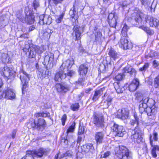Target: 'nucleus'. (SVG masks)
Returning a JSON list of instances; mask_svg holds the SVG:
<instances>
[{"mask_svg": "<svg viewBox=\"0 0 159 159\" xmlns=\"http://www.w3.org/2000/svg\"><path fill=\"white\" fill-rule=\"evenodd\" d=\"M133 18L138 23L141 22L143 19L145 18V21L150 26L156 27L159 25L158 19L150 16H147L142 11L138 10L135 12L133 14Z\"/></svg>", "mask_w": 159, "mask_h": 159, "instance_id": "nucleus-1", "label": "nucleus"}, {"mask_svg": "<svg viewBox=\"0 0 159 159\" xmlns=\"http://www.w3.org/2000/svg\"><path fill=\"white\" fill-rule=\"evenodd\" d=\"M116 155L120 159H132L129 150L126 147L120 146L116 150Z\"/></svg>", "mask_w": 159, "mask_h": 159, "instance_id": "nucleus-2", "label": "nucleus"}, {"mask_svg": "<svg viewBox=\"0 0 159 159\" xmlns=\"http://www.w3.org/2000/svg\"><path fill=\"white\" fill-rule=\"evenodd\" d=\"M131 134V139L138 143H140L143 139V133L138 126L132 130Z\"/></svg>", "mask_w": 159, "mask_h": 159, "instance_id": "nucleus-3", "label": "nucleus"}, {"mask_svg": "<svg viewBox=\"0 0 159 159\" xmlns=\"http://www.w3.org/2000/svg\"><path fill=\"white\" fill-rule=\"evenodd\" d=\"M45 50V49L43 46L41 47L37 46H33L30 49V52L29 53V57L35 58L36 57V53L40 55Z\"/></svg>", "mask_w": 159, "mask_h": 159, "instance_id": "nucleus-4", "label": "nucleus"}, {"mask_svg": "<svg viewBox=\"0 0 159 159\" xmlns=\"http://www.w3.org/2000/svg\"><path fill=\"white\" fill-rule=\"evenodd\" d=\"M1 74L8 79H11L15 77L16 72L11 68L7 66L1 68L0 69Z\"/></svg>", "mask_w": 159, "mask_h": 159, "instance_id": "nucleus-5", "label": "nucleus"}, {"mask_svg": "<svg viewBox=\"0 0 159 159\" xmlns=\"http://www.w3.org/2000/svg\"><path fill=\"white\" fill-rule=\"evenodd\" d=\"M111 129L113 131L115 132L116 135L119 137H123L126 133L122 126L119 125L115 123H113Z\"/></svg>", "mask_w": 159, "mask_h": 159, "instance_id": "nucleus-6", "label": "nucleus"}, {"mask_svg": "<svg viewBox=\"0 0 159 159\" xmlns=\"http://www.w3.org/2000/svg\"><path fill=\"white\" fill-rule=\"evenodd\" d=\"M45 55L43 64L44 65L52 67L53 64L52 62L54 60V54L50 52H46L44 53Z\"/></svg>", "mask_w": 159, "mask_h": 159, "instance_id": "nucleus-7", "label": "nucleus"}, {"mask_svg": "<svg viewBox=\"0 0 159 159\" xmlns=\"http://www.w3.org/2000/svg\"><path fill=\"white\" fill-rule=\"evenodd\" d=\"M16 95L13 89H8L5 92H0V99L6 98L7 99L13 100L15 98Z\"/></svg>", "mask_w": 159, "mask_h": 159, "instance_id": "nucleus-8", "label": "nucleus"}, {"mask_svg": "<svg viewBox=\"0 0 159 159\" xmlns=\"http://www.w3.org/2000/svg\"><path fill=\"white\" fill-rule=\"evenodd\" d=\"M20 78L23 83V87L22 89V92L24 91L27 85V80H30V75L28 74L25 71L23 70H21L20 71Z\"/></svg>", "mask_w": 159, "mask_h": 159, "instance_id": "nucleus-9", "label": "nucleus"}, {"mask_svg": "<svg viewBox=\"0 0 159 159\" xmlns=\"http://www.w3.org/2000/svg\"><path fill=\"white\" fill-rule=\"evenodd\" d=\"M129 114V111L127 109L125 108L119 109L116 112V116L122 120H125L128 118Z\"/></svg>", "mask_w": 159, "mask_h": 159, "instance_id": "nucleus-10", "label": "nucleus"}, {"mask_svg": "<svg viewBox=\"0 0 159 159\" xmlns=\"http://www.w3.org/2000/svg\"><path fill=\"white\" fill-rule=\"evenodd\" d=\"M93 123L96 126L98 127L102 128L103 127L105 123L103 117L102 116L94 115Z\"/></svg>", "mask_w": 159, "mask_h": 159, "instance_id": "nucleus-11", "label": "nucleus"}, {"mask_svg": "<svg viewBox=\"0 0 159 159\" xmlns=\"http://www.w3.org/2000/svg\"><path fill=\"white\" fill-rule=\"evenodd\" d=\"M118 44L121 48L125 49H129L132 46L131 43L123 36L121 38Z\"/></svg>", "mask_w": 159, "mask_h": 159, "instance_id": "nucleus-12", "label": "nucleus"}, {"mask_svg": "<svg viewBox=\"0 0 159 159\" xmlns=\"http://www.w3.org/2000/svg\"><path fill=\"white\" fill-rule=\"evenodd\" d=\"M84 25L80 27L78 25H76L74 26L73 30L75 35L76 40H79L81 39V34L84 32Z\"/></svg>", "mask_w": 159, "mask_h": 159, "instance_id": "nucleus-13", "label": "nucleus"}, {"mask_svg": "<svg viewBox=\"0 0 159 159\" xmlns=\"http://www.w3.org/2000/svg\"><path fill=\"white\" fill-rule=\"evenodd\" d=\"M74 64V61L72 59H68L63 63L60 67V69L61 70L63 69V71L65 72L69 69V68H70Z\"/></svg>", "mask_w": 159, "mask_h": 159, "instance_id": "nucleus-14", "label": "nucleus"}, {"mask_svg": "<svg viewBox=\"0 0 159 159\" xmlns=\"http://www.w3.org/2000/svg\"><path fill=\"white\" fill-rule=\"evenodd\" d=\"M46 152V149L41 148L36 151H28V153L34 157H41Z\"/></svg>", "mask_w": 159, "mask_h": 159, "instance_id": "nucleus-15", "label": "nucleus"}, {"mask_svg": "<svg viewBox=\"0 0 159 159\" xmlns=\"http://www.w3.org/2000/svg\"><path fill=\"white\" fill-rule=\"evenodd\" d=\"M39 23L41 25L44 24L50 25L52 23V18L48 15H41L39 17Z\"/></svg>", "mask_w": 159, "mask_h": 159, "instance_id": "nucleus-16", "label": "nucleus"}, {"mask_svg": "<svg viewBox=\"0 0 159 159\" xmlns=\"http://www.w3.org/2000/svg\"><path fill=\"white\" fill-rule=\"evenodd\" d=\"M149 100V98L148 97H144L139 102V110L142 112L145 110L144 108L148 106L147 103Z\"/></svg>", "mask_w": 159, "mask_h": 159, "instance_id": "nucleus-17", "label": "nucleus"}, {"mask_svg": "<svg viewBox=\"0 0 159 159\" xmlns=\"http://www.w3.org/2000/svg\"><path fill=\"white\" fill-rule=\"evenodd\" d=\"M82 149L83 152L85 153H89V155L92 154L93 151V147L92 144H85L82 147Z\"/></svg>", "mask_w": 159, "mask_h": 159, "instance_id": "nucleus-18", "label": "nucleus"}, {"mask_svg": "<svg viewBox=\"0 0 159 159\" xmlns=\"http://www.w3.org/2000/svg\"><path fill=\"white\" fill-rule=\"evenodd\" d=\"M139 84V80L138 79L134 80L129 86V90L134 92L136 90Z\"/></svg>", "mask_w": 159, "mask_h": 159, "instance_id": "nucleus-19", "label": "nucleus"}, {"mask_svg": "<svg viewBox=\"0 0 159 159\" xmlns=\"http://www.w3.org/2000/svg\"><path fill=\"white\" fill-rule=\"evenodd\" d=\"M104 136V134L102 132H97L96 133L95 139L97 144H99L102 143Z\"/></svg>", "mask_w": 159, "mask_h": 159, "instance_id": "nucleus-20", "label": "nucleus"}, {"mask_svg": "<svg viewBox=\"0 0 159 159\" xmlns=\"http://www.w3.org/2000/svg\"><path fill=\"white\" fill-rule=\"evenodd\" d=\"M66 73L63 71H59L56 74L54 80L56 81H61L62 79H64L66 77Z\"/></svg>", "mask_w": 159, "mask_h": 159, "instance_id": "nucleus-21", "label": "nucleus"}, {"mask_svg": "<svg viewBox=\"0 0 159 159\" xmlns=\"http://www.w3.org/2000/svg\"><path fill=\"white\" fill-rule=\"evenodd\" d=\"M55 87L58 92L65 93L67 91L69 87L67 86L63 85L58 84H56Z\"/></svg>", "mask_w": 159, "mask_h": 159, "instance_id": "nucleus-22", "label": "nucleus"}, {"mask_svg": "<svg viewBox=\"0 0 159 159\" xmlns=\"http://www.w3.org/2000/svg\"><path fill=\"white\" fill-rule=\"evenodd\" d=\"M34 16L33 15L26 16L25 20H20L23 23L26 22L29 24H33L34 21Z\"/></svg>", "mask_w": 159, "mask_h": 159, "instance_id": "nucleus-23", "label": "nucleus"}, {"mask_svg": "<svg viewBox=\"0 0 159 159\" xmlns=\"http://www.w3.org/2000/svg\"><path fill=\"white\" fill-rule=\"evenodd\" d=\"M45 124V120L43 118H39L37 121H34V126L33 128L37 127L38 128H40L41 127L43 126Z\"/></svg>", "mask_w": 159, "mask_h": 159, "instance_id": "nucleus-24", "label": "nucleus"}, {"mask_svg": "<svg viewBox=\"0 0 159 159\" xmlns=\"http://www.w3.org/2000/svg\"><path fill=\"white\" fill-rule=\"evenodd\" d=\"M88 67L84 65H80L79 67V72L80 76L81 75L85 76L88 71Z\"/></svg>", "mask_w": 159, "mask_h": 159, "instance_id": "nucleus-25", "label": "nucleus"}, {"mask_svg": "<svg viewBox=\"0 0 159 159\" xmlns=\"http://www.w3.org/2000/svg\"><path fill=\"white\" fill-rule=\"evenodd\" d=\"M124 71L125 73H129L131 76H134L135 75V70L130 66H128L125 67L124 69Z\"/></svg>", "mask_w": 159, "mask_h": 159, "instance_id": "nucleus-26", "label": "nucleus"}, {"mask_svg": "<svg viewBox=\"0 0 159 159\" xmlns=\"http://www.w3.org/2000/svg\"><path fill=\"white\" fill-rule=\"evenodd\" d=\"M145 110L143 111H145L148 116H151L155 113L156 111L155 106H153L151 107H148V106L146 108H144Z\"/></svg>", "mask_w": 159, "mask_h": 159, "instance_id": "nucleus-27", "label": "nucleus"}, {"mask_svg": "<svg viewBox=\"0 0 159 159\" xmlns=\"http://www.w3.org/2000/svg\"><path fill=\"white\" fill-rule=\"evenodd\" d=\"M102 89H101L100 90L95 91L94 95L92 98V100L93 101H96L97 100L99 97L102 94Z\"/></svg>", "mask_w": 159, "mask_h": 159, "instance_id": "nucleus-28", "label": "nucleus"}, {"mask_svg": "<svg viewBox=\"0 0 159 159\" xmlns=\"http://www.w3.org/2000/svg\"><path fill=\"white\" fill-rule=\"evenodd\" d=\"M114 87L117 92L118 93H123L124 89L123 86L120 85L119 82H115L114 83Z\"/></svg>", "mask_w": 159, "mask_h": 159, "instance_id": "nucleus-29", "label": "nucleus"}, {"mask_svg": "<svg viewBox=\"0 0 159 159\" xmlns=\"http://www.w3.org/2000/svg\"><path fill=\"white\" fill-rule=\"evenodd\" d=\"M108 55L111 58L115 60L118 58L119 55L114 50L111 49L108 52Z\"/></svg>", "mask_w": 159, "mask_h": 159, "instance_id": "nucleus-30", "label": "nucleus"}, {"mask_svg": "<svg viewBox=\"0 0 159 159\" xmlns=\"http://www.w3.org/2000/svg\"><path fill=\"white\" fill-rule=\"evenodd\" d=\"M157 141L158 140V136L157 133L154 131L152 135H150V143L152 146H153V141Z\"/></svg>", "mask_w": 159, "mask_h": 159, "instance_id": "nucleus-31", "label": "nucleus"}, {"mask_svg": "<svg viewBox=\"0 0 159 159\" xmlns=\"http://www.w3.org/2000/svg\"><path fill=\"white\" fill-rule=\"evenodd\" d=\"M10 58L8 56V54L6 53H4L2 54L1 59L2 62L5 63H8L10 61Z\"/></svg>", "mask_w": 159, "mask_h": 159, "instance_id": "nucleus-32", "label": "nucleus"}, {"mask_svg": "<svg viewBox=\"0 0 159 159\" xmlns=\"http://www.w3.org/2000/svg\"><path fill=\"white\" fill-rule=\"evenodd\" d=\"M129 27L126 24H124L121 31L122 35L123 36L125 37L127 36V31Z\"/></svg>", "mask_w": 159, "mask_h": 159, "instance_id": "nucleus-33", "label": "nucleus"}, {"mask_svg": "<svg viewBox=\"0 0 159 159\" xmlns=\"http://www.w3.org/2000/svg\"><path fill=\"white\" fill-rule=\"evenodd\" d=\"M140 28L144 30L149 35H152L154 33V32L153 31L151 30L149 28L147 27L141 26L140 27Z\"/></svg>", "mask_w": 159, "mask_h": 159, "instance_id": "nucleus-34", "label": "nucleus"}, {"mask_svg": "<svg viewBox=\"0 0 159 159\" xmlns=\"http://www.w3.org/2000/svg\"><path fill=\"white\" fill-rule=\"evenodd\" d=\"M66 141L71 143H73L74 142V139L72 134L70 135L67 134L66 138L65 140V143H66Z\"/></svg>", "mask_w": 159, "mask_h": 159, "instance_id": "nucleus-35", "label": "nucleus"}, {"mask_svg": "<svg viewBox=\"0 0 159 159\" xmlns=\"http://www.w3.org/2000/svg\"><path fill=\"white\" fill-rule=\"evenodd\" d=\"M134 119L131 120L130 122V124L132 125H134L135 124H136L137 125H138L139 123V121L137 116L136 115L134 114Z\"/></svg>", "mask_w": 159, "mask_h": 159, "instance_id": "nucleus-36", "label": "nucleus"}, {"mask_svg": "<svg viewBox=\"0 0 159 159\" xmlns=\"http://www.w3.org/2000/svg\"><path fill=\"white\" fill-rule=\"evenodd\" d=\"M75 124V122H73L70 126L69 127L66 131V134H68L70 133H72L74 130Z\"/></svg>", "mask_w": 159, "mask_h": 159, "instance_id": "nucleus-37", "label": "nucleus"}, {"mask_svg": "<svg viewBox=\"0 0 159 159\" xmlns=\"http://www.w3.org/2000/svg\"><path fill=\"white\" fill-rule=\"evenodd\" d=\"M117 19L116 18H113L109 20V22L110 26L112 27H115L116 26Z\"/></svg>", "mask_w": 159, "mask_h": 159, "instance_id": "nucleus-38", "label": "nucleus"}, {"mask_svg": "<svg viewBox=\"0 0 159 159\" xmlns=\"http://www.w3.org/2000/svg\"><path fill=\"white\" fill-rule=\"evenodd\" d=\"M154 86L156 88L159 87V75L156 77L154 79Z\"/></svg>", "mask_w": 159, "mask_h": 159, "instance_id": "nucleus-39", "label": "nucleus"}, {"mask_svg": "<svg viewBox=\"0 0 159 159\" xmlns=\"http://www.w3.org/2000/svg\"><path fill=\"white\" fill-rule=\"evenodd\" d=\"M66 71H67V72L66 74V75L70 76V77H72L74 76L76 72L75 71L73 70H67Z\"/></svg>", "mask_w": 159, "mask_h": 159, "instance_id": "nucleus-40", "label": "nucleus"}, {"mask_svg": "<svg viewBox=\"0 0 159 159\" xmlns=\"http://www.w3.org/2000/svg\"><path fill=\"white\" fill-rule=\"evenodd\" d=\"M64 16V13H62L59 16H57L56 19V21L57 23H61Z\"/></svg>", "mask_w": 159, "mask_h": 159, "instance_id": "nucleus-41", "label": "nucleus"}, {"mask_svg": "<svg viewBox=\"0 0 159 159\" xmlns=\"http://www.w3.org/2000/svg\"><path fill=\"white\" fill-rule=\"evenodd\" d=\"M32 47H31L30 44L28 43L25 44L24 48H23V50L24 52H26L28 51L30 52V49Z\"/></svg>", "mask_w": 159, "mask_h": 159, "instance_id": "nucleus-42", "label": "nucleus"}, {"mask_svg": "<svg viewBox=\"0 0 159 159\" xmlns=\"http://www.w3.org/2000/svg\"><path fill=\"white\" fill-rule=\"evenodd\" d=\"M71 109L74 111L78 110L79 108V103H75L74 104H72L71 106Z\"/></svg>", "mask_w": 159, "mask_h": 159, "instance_id": "nucleus-43", "label": "nucleus"}, {"mask_svg": "<svg viewBox=\"0 0 159 159\" xmlns=\"http://www.w3.org/2000/svg\"><path fill=\"white\" fill-rule=\"evenodd\" d=\"M124 75L123 74H119L117 75L115 77V79L117 80H122Z\"/></svg>", "mask_w": 159, "mask_h": 159, "instance_id": "nucleus-44", "label": "nucleus"}, {"mask_svg": "<svg viewBox=\"0 0 159 159\" xmlns=\"http://www.w3.org/2000/svg\"><path fill=\"white\" fill-rule=\"evenodd\" d=\"M149 64L148 63H146L143 66L139 68L140 71H145L149 67Z\"/></svg>", "mask_w": 159, "mask_h": 159, "instance_id": "nucleus-45", "label": "nucleus"}, {"mask_svg": "<svg viewBox=\"0 0 159 159\" xmlns=\"http://www.w3.org/2000/svg\"><path fill=\"white\" fill-rule=\"evenodd\" d=\"M84 127L82 126H80L78 130V134H83L84 132Z\"/></svg>", "mask_w": 159, "mask_h": 159, "instance_id": "nucleus-46", "label": "nucleus"}, {"mask_svg": "<svg viewBox=\"0 0 159 159\" xmlns=\"http://www.w3.org/2000/svg\"><path fill=\"white\" fill-rule=\"evenodd\" d=\"M112 97L110 95H108L107 98H106V101H107V104L108 105V107L109 105H111V102L112 100Z\"/></svg>", "mask_w": 159, "mask_h": 159, "instance_id": "nucleus-47", "label": "nucleus"}, {"mask_svg": "<svg viewBox=\"0 0 159 159\" xmlns=\"http://www.w3.org/2000/svg\"><path fill=\"white\" fill-rule=\"evenodd\" d=\"M67 119V116L66 114H65L62 116L61 119L62 125L63 126L65 125V123Z\"/></svg>", "mask_w": 159, "mask_h": 159, "instance_id": "nucleus-48", "label": "nucleus"}, {"mask_svg": "<svg viewBox=\"0 0 159 159\" xmlns=\"http://www.w3.org/2000/svg\"><path fill=\"white\" fill-rule=\"evenodd\" d=\"M142 4L144 6H148L150 3L149 0H142Z\"/></svg>", "mask_w": 159, "mask_h": 159, "instance_id": "nucleus-49", "label": "nucleus"}, {"mask_svg": "<svg viewBox=\"0 0 159 159\" xmlns=\"http://www.w3.org/2000/svg\"><path fill=\"white\" fill-rule=\"evenodd\" d=\"M64 0H50L55 5H57L58 4L61 3Z\"/></svg>", "mask_w": 159, "mask_h": 159, "instance_id": "nucleus-50", "label": "nucleus"}, {"mask_svg": "<svg viewBox=\"0 0 159 159\" xmlns=\"http://www.w3.org/2000/svg\"><path fill=\"white\" fill-rule=\"evenodd\" d=\"M109 20L113 19V18H116V16H115L114 14L113 13H110L109 14L108 17Z\"/></svg>", "mask_w": 159, "mask_h": 159, "instance_id": "nucleus-51", "label": "nucleus"}, {"mask_svg": "<svg viewBox=\"0 0 159 159\" xmlns=\"http://www.w3.org/2000/svg\"><path fill=\"white\" fill-rule=\"evenodd\" d=\"M155 148H152L151 151V154L152 157H156L157 155L156 153V152Z\"/></svg>", "mask_w": 159, "mask_h": 159, "instance_id": "nucleus-52", "label": "nucleus"}, {"mask_svg": "<svg viewBox=\"0 0 159 159\" xmlns=\"http://www.w3.org/2000/svg\"><path fill=\"white\" fill-rule=\"evenodd\" d=\"M17 131V130L16 129H14L13 130L11 134L12 139H14L15 138Z\"/></svg>", "mask_w": 159, "mask_h": 159, "instance_id": "nucleus-53", "label": "nucleus"}, {"mask_svg": "<svg viewBox=\"0 0 159 159\" xmlns=\"http://www.w3.org/2000/svg\"><path fill=\"white\" fill-rule=\"evenodd\" d=\"M110 154V152H105L103 155H101V157L104 158H106L108 157Z\"/></svg>", "mask_w": 159, "mask_h": 159, "instance_id": "nucleus-54", "label": "nucleus"}, {"mask_svg": "<svg viewBox=\"0 0 159 159\" xmlns=\"http://www.w3.org/2000/svg\"><path fill=\"white\" fill-rule=\"evenodd\" d=\"M84 76H83L82 75H81L80 77H81V78H79L78 81L77 82H76V83H77L78 84H81L82 82L84 81Z\"/></svg>", "mask_w": 159, "mask_h": 159, "instance_id": "nucleus-55", "label": "nucleus"}, {"mask_svg": "<svg viewBox=\"0 0 159 159\" xmlns=\"http://www.w3.org/2000/svg\"><path fill=\"white\" fill-rule=\"evenodd\" d=\"M33 5L34 7V9H36V8L39 7V4L38 2L35 1L33 2Z\"/></svg>", "mask_w": 159, "mask_h": 159, "instance_id": "nucleus-56", "label": "nucleus"}, {"mask_svg": "<svg viewBox=\"0 0 159 159\" xmlns=\"http://www.w3.org/2000/svg\"><path fill=\"white\" fill-rule=\"evenodd\" d=\"M42 116L43 117H46L47 116H48L49 115V114L48 112H41Z\"/></svg>", "mask_w": 159, "mask_h": 159, "instance_id": "nucleus-57", "label": "nucleus"}, {"mask_svg": "<svg viewBox=\"0 0 159 159\" xmlns=\"http://www.w3.org/2000/svg\"><path fill=\"white\" fill-rule=\"evenodd\" d=\"M153 63L154 66L155 67H157L159 65L158 62L156 60L154 61H153Z\"/></svg>", "mask_w": 159, "mask_h": 159, "instance_id": "nucleus-58", "label": "nucleus"}, {"mask_svg": "<svg viewBox=\"0 0 159 159\" xmlns=\"http://www.w3.org/2000/svg\"><path fill=\"white\" fill-rule=\"evenodd\" d=\"M34 116L37 118H39L40 116H42L41 112H38L34 114Z\"/></svg>", "mask_w": 159, "mask_h": 159, "instance_id": "nucleus-59", "label": "nucleus"}, {"mask_svg": "<svg viewBox=\"0 0 159 159\" xmlns=\"http://www.w3.org/2000/svg\"><path fill=\"white\" fill-rule=\"evenodd\" d=\"M28 35L27 34H23L21 35L20 37L23 38H28Z\"/></svg>", "mask_w": 159, "mask_h": 159, "instance_id": "nucleus-60", "label": "nucleus"}, {"mask_svg": "<svg viewBox=\"0 0 159 159\" xmlns=\"http://www.w3.org/2000/svg\"><path fill=\"white\" fill-rule=\"evenodd\" d=\"M82 137L81 136H78L77 142L78 143H80L82 140Z\"/></svg>", "mask_w": 159, "mask_h": 159, "instance_id": "nucleus-61", "label": "nucleus"}, {"mask_svg": "<svg viewBox=\"0 0 159 159\" xmlns=\"http://www.w3.org/2000/svg\"><path fill=\"white\" fill-rule=\"evenodd\" d=\"M35 27L34 26H30V28H29V31H32V30H34L35 29Z\"/></svg>", "mask_w": 159, "mask_h": 159, "instance_id": "nucleus-62", "label": "nucleus"}, {"mask_svg": "<svg viewBox=\"0 0 159 159\" xmlns=\"http://www.w3.org/2000/svg\"><path fill=\"white\" fill-rule=\"evenodd\" d=\"M92 90V89H91V88H89V89H87L86 90H85V92L88 93H89L90 91H91Z\"/></svg>", "mask_w": 159, "mask_h": 159, "instance_id": "nucleus-63", "label": "nucleus"}, {"mask_svg": "<svg viewBox=\"0 0 159 159\" xmlns=\"http://www.w3.org/2000/svg\"><path fill=\"white\" fill-rule=\"evenodd\" d=\"M34 156H33L32 155H30V156H28V157H27V159H34Z\"/></svg>", "mask_w": 159, "mask_h": 159, "instance_id": "nucleus-64", "label": "nucleus"}]
</instances>
